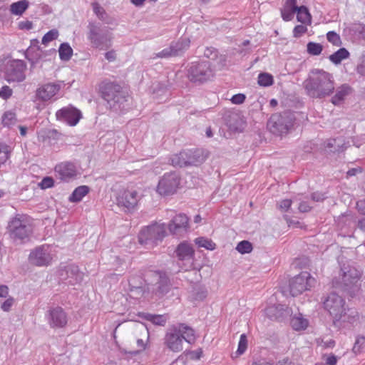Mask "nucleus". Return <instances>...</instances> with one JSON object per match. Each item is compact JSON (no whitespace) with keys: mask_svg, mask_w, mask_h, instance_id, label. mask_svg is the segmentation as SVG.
<instances>
[{"mask_svg":"<svg viewBox=\"0 0 365 365\" xmlns=\"http://www.w3.org/2000/svg\"><path fill=\"white\" fill-rule=\"evenodd\" d=\"M303 84L307 94L312 98L329 96L335 89L333 75L323 69L312 70Z\"/></svg>","mask_w":365,"mask_h":365,"instance_id":"nucleus-1","label":"nucleus"},{"mask_svg":"<svg viewBox=\"0 0 365 365\" xmlns=\"http://www.w3.org/2000/svg\"><path fill=\"white\" fill-rule=\"evenodd\" d=\"M8 230L14 240L27 239L32 232L29 217L17 215L9 223Z\"/></svg>","mask_w":365,"mask_h":365,"instance_id":"nucleus-2","label":"nucleus"},{"mask_svg":"<svg viewBox=\"0 0 365 365\" xmlns=\"http://www.w3.org/2000/svg\"><path fill=\"white\" fill-rule=\"evenodd\" d=\"M214 77V71L210 61L192 63L187 70V78L192 83H203Z\"/></svg>","mask_w":365,"mask_h":365,"instance_id":"nucleus-3","label":"nucleus"},{"mask_svg":"<svg viewBox=\"0 0 365 365\" xmlns=\"http://www.w3.org/2000/svg\"><path fill=\"white\" fill-rule=\"evenodd\" d=\"M139 199L137 190L132 185L120 188L115 197L117 205L127 212L132 211L137 207Z\"/></svg>","mask_w":365,"mask_h":365,"instance_id":"nucleus-4","label":"nucleus"},{"mask_svg":"<svg viewBox=\"0 0 365 365\" xmlns=\"http://www.w3.org/2000/svg\"><path fill=\"white\" fill-rule=\"evenodd\" d=\"M316 284V279L308 272H302L295 276L290 282V292L292 297L302 294L310 290Z\"/></svg>","mask_w":365,"mask_h":365,"instance_id":"nucleus-5","label":"nucleus"},{"mask_svg":"<svg viewBox=\"0 0 365 365\" xmlns=\"http://www.w3.org/2000/svg\"><path fill=\"white\" fill-rule=\"evenodd\" d=\"M166 236V227L163 223H154L141 230L139 242L141 244L151 241L154 243L162 241Z\"/></svg>","mask_w":365,"mask_h":365,"instance_id":"nucleus-6","label":"nucleus"},{"mask_svg":"<svg viewBox=\"0 0 365 365\" xmlns=\"http://www.w3.org/2000/svg\"><path fill=\"white\" fill-rule=\"evenodd\" d=\"M180 177L174 173L165 174L157 186V192L162 196L173 195L179 188Z\"/></svg>","mask_w":365,"mask_h":365,"instance_id":"nucleus-7","label":"nucleus"},{"mask_svg":"<svg viewBox=\"0 0 365 365\" xmlns=\"http://www.w3.org/2000/svg\"><path fill=\"white\" fill-rule=\"evenodd\" d=\"M341 285L346 289L358 287V283L361 277V272L350 264H343L341 269Z\"/></svg>","mask_w":365,"mask_h":365,"instance_id":"nucleus-8","label":"nucleus"},{"mask_svg":"<svg viewBox=\"0 0 365 365\" xmlns=\"http://www.w3.org/2000/svg\"><path fill=\"white\" fill-rule=\"evenodd\" d=\"M165 346L173 351H179L182 349V325L172 326L168 328L165 336Z\"/></svg>","mask_w":365,"mask_h":365,"instance_id":"nucleus-9","label":"nucleus"},{"mask_svg":"<svg viewBox=\"0 0 365 365\" xmlns=\"http://www.w3.org/2000/svg\"><path fill=\"white\" fill-rule=\"evenodd\" d=\"M102 97L108 102L120 103L125 97L120 85L110 81H103L100 86Z\"/></svg>","mask_w":365,"mask_h":365,"instance_id":"nucleus-10","label":"nucleus"},{"mask_svg":"<svg viewBox=\"0 0 365 365\" xmlns=\"http://www.w3.org/2000/svg\"><path fill=\"white\" fill-rule=\"evenodd\" d=\"M292 309L285 304H270L265 309V314L272 320L283 322L289 317H292Z\"/></svg>","mask_w":365,"mask_h":365,"instance_id":"nucleus-11","label":"nucleus"},{"mask_svg":"<svg viewBox=\"0 0 365 365\" xmlns=\"http://www.w3.org/2000/svg\"><path fill=\"white\" fill-rule=\"evenodd\" d=\"M55 176L61 181L68 182L75 178L78 174V169L75 164L71 162H62L54 168Z\"/></svg>","mask_w":365,"mask_h":365,"instance_id":"nucleus-12","label":"nucleus"},{"mask_svg":"<svg viewBox=\"0 0 365 365\" xmlns=\"http://www.w3.org/2000/svg\"><path fill=\"white\" fill-rule=\"evenodd\" d=\"M323 303L324 308L337 320L346 314L344 298H325Z\"/></svg>","mask_w":365,"mask_h":365,"instance_id":"nucleus-13","label":"nucleus"},{"mask_svg":"<svg viewBox=\"0 0 365 365\" xmlns=\"http://www.w3.org/2000/svg\"><path fill=\"white\" fill-rule=\"evenodd\" d=\"M26 66L23 61L16 60L10 63L6 73V80L9 82H21L25 78Z\"/></svg>","mask_w":365,"mask_h":365,"instance_id":"nucleus-14","label":"nucleus"},{"mask_svg":"<svg viewBox=\"0 0 365 365\" xmlns=\"http://www.w3.org/2000/svg\"><path fill=\"white\" fill-rule=\"evenodd\" d=\"M47 319L52 328H62L68 322L67 314L60 307H51L48 311Z\"/></svg>","mask_w":365,"mask_h":365,"instance_id":"nucleus-15","label":"nucleus"},{"mask_svg":"<svg viewBox=\"0 0 365 365\" xmlns=\"http://www.w3.org/2000/svg\"><path fill=\"white\" fill-rule=\"evenodd\" d=\"M56 115L57 119L66 121L71 126L76 125L82 117L81 111L72 106L58 110Z\"/></svg>","mask_w":365,"mask_h":365,"instance_id":"nucleus-16","label":"nucleus"},{"mask_svg":"<svg viewBox=\"0 0 365 365\" xmlns=\"http://www.w3.org/2000/svg\"><path fill=\"white\" fill-rule=\"evenodd\" d=\"M52 260L51 255L44 247H39L31 252L29 262L31 265L42 267L48 266Z\"/></svg>","mask_w":365,"mask_h":365,"instance_id":"nucleus-17","label":"nucleus"},{"mask_svg":"<svg viewBox=\"0 0 365 365\" xmlns=\"http://www.w3.org/2000/svg\"><path fill=\"white\" fill-rule=\"evenodd\" d=\"M286 123L287 120L282 115L274 114L269 118L267 126L273 134L282 135L289 130V126Z\"/></svg>","mask_w":365,"mask_h":365,"instance_id":"nucleus-18","label":"nucleus"},{"mask_svg":"<svg viewBox=\"0 0 365 365\" xmlns=\"http://www.w3.org/2000/svg\"><path fill=\"white\" fill-rule=\"evenodd\" d=\"M60 90V86L56 83H46L41 86L36 91V96L43 101H47L52 98Z\"/></svg>","mask_w":365,"mask_h":365,"instance_id":"nucleus-19","label":"nucleus"},{"mask_svg":"<svg viewBox=\"0 0 365 365\" xmlns=\"http://www.w3.org/2000/svg\"><path fill=\"white\" fill-rule=\"evenodd\" d=\"M298 7L297 0H285L281 9V16L283 20L285 21H291Z\"/></svg>","mask_w":365,"mask_h":365,"instance_id":"nucleus-20","label":"nucleus"},{"mask_svg":"<svg viewBox=\"0 0 365 365\" xmlns=\"http://www.w3.org/2000/svg\"><path fill=\"white\" fill-rule=\"evenodd\" d=\"M352 93V88L347 84H343L339 86L336 90L335 94L332 96L331 99V102L335 105L338 106L341 102H343L346 98L349 96Z\"/></svg>","mask_w":365,"mask_h":365,"instance_id":"nucleus-21","label":"nucleus"},{"mask_svg":"<svg viewBox=\"0 0 365 365\" xmlns=\"http://www.w3.org/2000/svg\"><path fill=\"white\" fill-rule=\"evenodd\" d=\"M187 160L184 162V165H198L202 163L205 160V156L200 150H195L190 151L186 155Z\"/></svg>","mask_w":365,"mask_h":365,"instance_id":"nucleus-22","label":"nucleus"},{"mask_svg":"<svg viewBox=\"0 0 365 365\" xmlns=\"http://www.w3.org/2000/svg\"><path fill=\"white\" fill-rule=\"evenodd\" d=\"M290 325L295 331L305 330L309 326V321L304 318L301 313L291 317Z\"/></svg>","mask_w":365,"mask_h":365,"instance_id":"nucleus-23","label":"nucleus"},{"mask_svg":"<svg viewBox=\"0 0 365 365\" xmlns=\"http://www.w3.org/2000/svg\"><path fill=\"white\" fill-rule=\"evenodd\" d=\"M184 267H187L186 270L195 269L194 254L195 251L192 246L184 243Z\"/></svg>","mask_w":365,"mask_h":365,"instance_id":"nucleus-24","label":"nucleus"},{"mask_svg":"<svg viewBox=\"0 0 365 365\" xmlns=\"http://www.w3.org/2000/svg\"><path fill=\"white\" fill-rule=\"evenodd\" d=\"M297 19L299 22L305 25H311L312 22V16L305 6H300L298 7L297 11Z\"/></svg>","mask_w":365,"mask_h":365,"instance_id":"nucleus-25","label":"nucleus"},{"mask_svg":"<svg viewBox=\"0 0 365 365\" xmlns=\"http://www.w3.org/2000/svg\"><path fill=\"white\" fill-rule=\"evenodd\" d=\"M89 190L90 189L87 185L78 186L69 196L68 200L71 202H80L89 192Z\"/></svg>","mask_w":365,"mask_h":365,"instance_id":"nucleus-26","label":"nucleus"},{"mask_svg":"<svg viewBox=\"0 0 365 365\" xmlns=\"http://www.w3.org/2000/svg\"><path fill=\"white\" fill-rule=\"evenodd\" d=\"M168 228L170 234H179L182 228V215L181 214L175 215L170 222Z\"/></svg>","mask_w":365,"mask_h":365,"instance_id":"nucleus-27","label":"nucleus"},{"mask_svg":"<svg viewBox=\"0 0 365 365\" xmlns=\"http://www.w3.org/2000/svg\"><path fill=\"white\" fill-rule=\"evenodd\" d=\"M29 3L27 0H21L14 2L10 6V11L12 14L21 16L28 9Z\"/></svg>","mask_w":365,"mask_h":365,"instance_id":"nucleus-28","label":"nucleus"},{"mask_svg":"<svg viewBox=\"0 0 365 365\" xmlns=\"http://www.w3.org/2000/svg\"><path fill=\"white\" fill-rule=\"evenodd\" d=\"M349 57V52L345 48H341L333 54L330 55L329 58L334 64H339L343 60Z\"/></svg>","mask_w":365,"mask_h":365,"instance_id":"nucleus-29","label":"nucleus"},{"mask_svg":"<svg viewBox=\"0 0 365 365\" xmlns=\"http://www.w3.org/2000/svg\"><path fill=\"white\" fill-rule=\"evenodd\" d=\"M195 242L198 247L208 250H214L216 248V244L212 240L203 237L196 238Z\"/></svg>","mask_w":365,"mask_h":365,"instance_id":"nucleus-30","label":"nucleus"},{"mask_svg":"<svg viewBox=\"0 0 365 365\" xmlns=\"http://www.w3.org/2000/svg\"><path fill=\"white\" fill-rule=\"evenodd\" d=\"M60 58L63 61H68L73 54V49L66 43L61 44L58 49Z\"/></svg>","mask_w":365,"mask_h":365,"instance_id":"nucleus-31","label":"nucleus"},{"mask_svg":"<svg viewBox=\"0 0 365 365\" xmlns=\"http://www.w3.org/2000/svg\"><path fill=\"white\" fill-rule=\"evenodd\" d=\"M257 83L260 86L268 87L274 83V78L268 73H261L258 76Z\"/></svg>","mask_w":365,"mask_h":365,"instance_id":"nucleus-32","label":"nucleus"},{"mask_svg":"<svg viewBox=\"0 0 365 365\" xmlns=\"http://www.w3.org/2000/svg\"><path fill=\"white\" fill-rule=\"evenodd\" d=\"M17 119L16 113L11 110L6 111L1 118V122L4 126L9 127L14 125Z\"/></svg>","mask_w":365,"mask_h":365,"instance_id":"nucleus-33","label":"nucleus"},{"mask_svg":"<svg viewBox=\"0 0 365 365\" xmlns=\"http://www.w3.org/2000/svg\"><path fill=\"white\" fill-rule=\"evenodd\" d=\"M145 319L151 322L153 324L159 326H165L167 322V317L165 315L145 314Z\"/></svg>","mask_w":365,"mask_h":365,"instance_id":"nucleus-34","label":"nucleus"},{"mask_svg":"<svg viewBox=\"0 0 365 365\" xmlns=\"http://www.w3.org/2000/svg\"><path fill=\"white\" fill-rule=\"evenodd\" d=\"M195 331L190 327L184 324V341L192 344L195 342Z\"/></svg>","mask_w":365,"mask_h":365,"instance_id":"nucleus-35","label":"nucleus"},{"mask_svg":"<svg viewBox=\"0 0 365 365\" xmlns=\"http://www.w3.org/2000/svg\"><path fill=\"white\" fill-rule=\"evenodd\" d=\"M202 355V350L200 348L194 351L187 349L184 351V356H185L186 360L197 361L201 358Z\"/></svg>","mask_w":365,"mask_h":365,"instance_id":"nucleus-36","label":"nucleus"},{"mask_svg":"<svg viewBox=\"0 0 365 365\" xmlns=\"http://www.w3.org/2000/svg\"><path fill=\"white\" fill-rule=\"evenodd\" d=\"M252 248V243L247 240L241 241L236 247V250L241 254L250 253Z\"/></svg>","mask_w":365,"mask_h":365,"instance_id":"nucleus-37","label":"nucleus"},{"mask_svg":"<svg viewBox=\"0 0 365 365\" xmlns=\"http://www.w3.org/2000/svg\"><path fill=\"white\" fill-rule=\"evenodd\" d=\"M11 150L7 145L0 143V164L5 163L10 157Z\"/></svg>","mask_w":365,"mask_h":365,"instance_id":"nucleus-38","label":"nucleus"},{"mask_svg":"<svg viewBox=\"0 0 365 365\" xmlns=\"http://www.w3.org/2000/svg\"><path fill=\"white\" fill-rule=\"evenodd\" d=\"M88 38L95 47H98L101 45V41L98 39V29L93 25L91 26Z\"/></svg>","mask_w":365,"mask_h":365,"instance_id":"nucleus-39","label":"nucleus"},{"mask_svg":"<svg viewBox=\"0 0 365 365\" xmlns=\"http://www.w3.org/2000/svg\"><path fill=\"white\" fill-rule=\"evenodd\" d=\"M323 47L320 43L309 42L307 43V51L309 54L317 56L322 51Z\"/></svg>","mask_w":365,"mask_h":365,"instance_id":"nucleus-40","label":"nucleus"},{"mask_svg":"<svg viewBox=\"0 0 365 365\" xmlns=\"http://www.w3.org/2000/svg\"><path fill=\"white\" fill-rule=\"evenodd\" d=\"M247 348V339L245 334H242L240 335V341L238 343V347L237 350V354L238 355H241L244 354Z\"/></svg>","mask_w":365,"mask_h":365,"instance_id":"nucleus-41","label":"nucleus"},{"mask_svg":"<svg viewBox=\"0 0 365 365\" xmlns=\"http://www.w3.org/2000/svg\"><path fill=\"white\" fill-rule=\"evenodd\" d=\"M58 36V32L56 29H52L47 32L42 38V43L46 45L49 42L56 39Z\"/></svg>","mask_w":365,"mask_h":365,"instance_id":"nucleus-42","label":"nucleus"},{"mask_svg":"<svg viewBox=\"0 0 365 365\" xmlns=\"http://www.w3.org/2000/svg\"><path fill=\"white\" fill-rule=\"evenodd\" d=\"M353 350L356 353H360L365 350V336H358Z\"/></svg>","mask_w":365,"mask_h":365,"instance_id":"nucleus-43","label":"nucleus"},{"mask_svg":"<svg viewBox=\"0 0 365 365\" xmlns=\"http://www.w3.org/2000/svg\"><path fill=\"white\" fill-rule=\"evenodd\" d=\"M327 40L336 46H339L341 44V41L339 34L334 31H329L327 34Z\"/></svg>","mask_w":365,"mask_h":365,"instance_id":"nucleus-44","label":"nucleus"},{"mask_svg":"<svg viewBox=\"0 0 365 365\" xmlns=\"http://www.w3.org/2000/svg\"><path fill=\"white\" fill-rule=\"evenodd\" d=\"M307 26L302 24L295 26L293 29V36L294 38H299L305 34L308 31Z\"/></svg>","mask_w":365,"mask_h":365,"instance_id":"nucleus-45","label":"nucleus"},{"mask_svg":"<svg viewBox=\"0 0 365 365\" xmlns=\"http://www.w3.org/2000/svg\"><path fill=\"white\" fill-rule=\"evenodd\" d=\"M178 54V51L173 47L163 49L162 51L157 54V57L159 58H168L175 56Z\"/></svg>","mask_w":365,"mask_h":365,"instance_id":"nucleus-46","label":"nucleus"},{"mask_svg":"<svg viewBox=\"0 0 365 365\" xmlns=\"http://www.w3.org/2000/svg\"><path fill=\"white\" fill-rule=\"evenodd\" d=\"M13 94L12 89L8 86H4L0 89V97L4 100L9 99Z\"/></svg>","mask_w":365,"mask_h":365,"instance_id":"nucleus-47","label":"nucleus"},{"mask_svg":"<svg viewBox=\"0 0 365 365\" xmlns=\"http://www.w3.org/2000/svg\"><path fill=\"white\" fill-rule=\"evenodd\" d=\"M292 201L289 199L281 200L278 204V207L282 212H287L291 207Z\"/></svg>","mask_w":365,"mask_h":365,"instance_id":"nucleus-48","label":"nucleus"},{"mask_svg":"<svg viewBox=\"0 0 365 365\" xmlns=\"http://www.w3.org/2000/svg\"><path fill=\"white\" fill-rule=\"evenodd\" d=\"M40 185L43 189L50 188L54 185V181L51 177H45L41 180Z\"/></svg>","mask_w":365,"mask_h":365,"instance_id":"nucleus-49","label":"nucleus"},{"mask_svg":"<svg viewBox=\"0 0 365 365\" xmlns=\"http://www.w3.org/2000/svg\"><path fill=\"white\" fill-rule=\"evenodd\" d=\"M246 99V96L245 94L242 93H238L234 95L231 98V102L233 104L240 105L245 102Z\"/></svg>","mask_w":365,"mask_h":365,"instance_id":"nucleus-50","label":"nucleus"},{"mask_svg":"<svg viewBox=\"0 0 365 365\" xmlns=\"http://www.w3.org/2000/svg\"><path fill=\"white\" fill-rule=\"evenodd\" d=\"M18 28L21 30H30L33 28V23L29 20L19 22Z\"/></svg>","mask_w":365,"mask_h":365,"instance_id":"nucleus-51","label":"nucleus"},{"mask_svg":"<svg viewBox=\"0 0 365 365\" xmlns=\"http://www.w3.org/2000/svg\"><path fill=\"white\" fill-rule=\"evenodd\" d=\"M356 207L360 215L365 216V199L359 200Z\"/></svg>","mask_w":365,"mask_h":365,"instance_id":"nucleus-52","label":"nucleus"},{"mask_svg":"<svg viewBox=\"0 0 365 365\" xmlns=\"http://www.w3.org/2000/svg\"><path fill=\"white\" fill-rule=\"evenodd\" d=\"M14 298H8L2 304L1 308L4 311H9L11 306L14 304Z\"/></svg>","mask_w":365,"mask_h":365,"instance_id":"nucleus-53","label":"nucleus"},{"mask_svg":"<svg viewBox=\"0 0 365 365\" xmlns=\"http://www.w3.org/2000/svg\"><path fill=\"white\" fill-rule=\"evenodd\" d=\"M171 163L174 166H179L181 167V158L178 155H175L171 158Z\"/></svg>","mask_w":365,"mask_h":365,"instance_id":"nucleus-54","label":"nucleus"},{"mask_svg":"<svg viewBox=\"0 0 365 365\" xmlns=\"http://www.w3.org/2000/svg\"><path fill=\"white\" fill-rule=\"evenodd\" d=\"M310 206L305 202H302L299 205V210L300 212H306L310 210Z\"/></svg>","mask_w":365,"mask_h":365,"instance_id":"nucleus-55","label":"nucleus"},{"mask_svg":"<svg viewBox=\"0 0 365 365\" xmlns=\"http://www.w3.org/2000/svg\"><path fill=\"white\" fill-rule=\"evenodd\" d=\"M106 58L109 61H113L116 58V54L114 51H109L106 53Z\"/></svg>","mask_w":365,"mask_h":365,"instance_id":"nucleus-56","label":"nucleus"},{"mask_svg":"<svg viewBox=\"0 0 365 365\" xmlns=\"http://www.w3.org/2000/svg\"><path fill=\"white\" fill-rule=\"evenodd\" d=\"M362 170L361 168H351L346 173L347 176H354L356 175L357 173H361Z\"/></svg>","mask_w":365,"mask_h":365,"instance_id":"nucleus-57","label":"nucleus"},{"mask_svg":"<svg viewBox=\"0 0 365 365\" xmlns=\"http://www.w3.org/2000/svg\"><path fill=\"white\" fill-rule=\"evenodd\" d=\"M326 362L328 365H335L337 362L336 357L334 355H330L327 357Z\"/></svg>","mask_w":365,"mask_h":365,"instance_id":"nucleus-58","label":"nucleus"},{"mask_svg":"<svg viewBox=\"0 0 365 365\" xmlns=\"http://www.w3.org/2000/svg\"><path fill=\"white\" fill-rule=\"evenodd\" d=\"M137 345H138V347L139 348V349L136 351V353L142 351L145 349V344L143 339H138Z\"/></svg>","mask_w":365,"mask_h":365,"instance_id":"nucleus-59","label":"nucleus"},{"mask_svg":"<svg viewBox=\"0 0 365 365\" xmlns=\"http://www.w3.org/2000/svg\"><path fill=\"white\" fill-rule=\"evenodd\" d=\"M9 294V288L7 286H0V297H6Z\"/></svg>","mask_w":365,"mask_h":365,"instance_id":"nucleus-60","label":"nucleus"},{"mask_svg":"<svg viewBox=\"0 0 365 365\" xmlns=\"http://www.w3.org/2000/svg\"><path fill=\"white\" fill-rule=\"evenodd\" d=\"M176 255L179 257V259H181V257L182 255V244L180 243L178 245L177 250L175 251Z\"/></svg>","mask_w":365,"mask_h":365,"instance_id":"nucleus-61","label":"nucleus"},{"mask_svg":"<svg viewBox=\"0 0 365 365\" xmlns=\"http://www.w3.org/2000/svg\"><path fill=\"white\" fill-rule=\"evenodd\" d=\"M278 365H298L294 362L289 361L287 359H284L282 361L278 362Z\"/></svg>","mask_w":365,"mask_h":365,"instance_id":"nucleus-62","label":"nucleus"},{"mask_svg":"<svg viewBox=\"0 0 365 365\" xmlns=\"http://www.w3.org/2000/svg\"><path fill=\"white\" fill-rule=\"evenodd\" d=\"M335 341L332 339H330L329 341H324L323 346L325 348H331L334 346Z\"/></svg>","mask_w":365,"mask_h":365,"instance_id":"nucleus-63","label":"nucleus"},{"mask_svg":"<svg viewBox=\"0 0 365 365\" xmlns=\"http://www.w3.org/2000/svg\"><path fill=\"white\" fill-rule=\"evenodd\" d=\"M358 227L360 230L365 231V217L359 220Z\"/></svg>","mask_w":365,"mask_h":365,"instance_id":"nucleus-64","label":"nucleus"}]
</instances>
